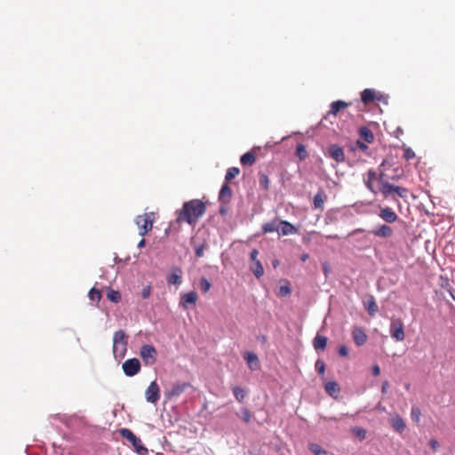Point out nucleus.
<instances>
[{
  "instance_id": "obj_1",
  "label": "nucleus",
  "mask_w": 455,
  "mask_h": 455,
  "mask_svg": "<svg viewBox=\"0 0 455 455\" xmlns=\"http://www.w3.org/2000/svg\"><path fill=\"white\" fill-rule=\"evenodd\" d=\"M205 212L206 204L200 199H192L185 202L182 208L176 212V221L178 223L186 222L194 227Z\"/></svg>"
},
{
  "instance_id": "obj_2",
  "label": "nucleus",
  "mask_w": 455,
  "mask_h": 455,
  "mask_svg": "<svg viewBox=\"0 0 455 455\" xmlns=\"http://www.w3.org/2000/svg\"><path fill=\"white\" fill-rule=\"evenodd\" d=\"M387 164V160H383L380 164L379 170V192L381 193L384 198H388L390 196H394V195H396L397 196L401 198H405L408 194V189L403 187L395 186L391 183H389L385 179V173L382 168Z\"/></svg>"
},
{
  "instance_id": "obj_3",
  "label": "nucleus",
  "mask_w": 455,
  "mask_h": 455,
  "mask_svg": "<svg viewBox=\"0 0 455 455\" xmlns=\"http://www.w3.org/2000/svg\"><path fill=\"white\" fill-rule=\"evenodd\" d=\"M127 335L119 330L113 336V354L116 358H123L127 351Z\"/></svg>"
},
{
  "instance_id": "obj_4",
  "label": "nucleus",
  "mask_w": 455,
  "mask_h": 455,
  "mask_svg": "<svg viewBox=\"0 0 455 455\" xmlns=\"http://www.w3.org/2000/svg\"><path fill=\"white\" fill-rule=\"evenodd\" d=\"M154 220V212H146L143 215L137 216L135 222L139 228V234L141 236L146 235L152 230Z\"/></svg>"
},
{
  "instance_id": "obj_5",
  "label": "nucleus",
  "mask_w": 455,
  "mask_h": 455,
  "mask_svg": "<svg viewBox=\"0 0 455 455\" xmlns=\"http://www.w3.org/2000/svg\"><path fill=\"white\" fill-rule=\"evenodd\" d=\"M120 435L128 440L133 446L135 451L140 455H145L148 453V449L142 444L141 440L136 436L132 431L128 428L120 429Z\"/></svg>"
},
{
  "instance_id": "obj_6",
  "label": "nucleus",
  "mask_w": 455,
  "mask_h": 455,
  "mask_svg": "<svg viewBox=\"0 0 455 455\" xmlns=\"http://www.w3.org/2000/svg\"><path fill=\"white\" fill-rule=\"evenodd\" d=\"M140 355L145 365H153L156 362L157 352L152 345H143Z\"/></svg>"
},
{
  "instance_id": "obj_7",
  "label": "nucleus",
  "mask_w": 455,
  "mask_h": 455,
  "mask_svg": "<svg viewBox=\"0 0 455 455\" xmlns=\"http://www.w3.org/2000/svg\"><path fill=\"white\" fill-rule=\"evenodd\" d=\"M390 335L396 341H403L405 339L403 323L401 319L393 320L390 323Z\"/></svg>"
},
{
  "instance_id": "obj_8",
  "label": "nucleus",
  "mask_w": 455,
  "mask_h": 455,
  "mask_svg": "<svg viewBox=\"0 0 455 455\" xmlns=\"http://www.w3.org/2000/svg\"><path fill=\"white\" fill-rule=\"evenodd\" d=\"M147 402L156 404L160 399V387L156 380L152 381L145 392Z\"/></svg>"
},
{
  "instance_id": "obj_9",
  "label": "nucleus",
  "mask_w": 455,
  "mask_h": 455,
  "mask_svg": "<svg viewBox=\"0 0 455 455\" xmlns=\"http://www.w3.org/2000/svg\"><path fill=\"white\" fill-rule=\"evenodd\" d=\"M123 370L126 376L132 377L140 372V363L137 358H131L123 363Z\"/></svg>"
},
{
  "instance_id": "obj_10",
  "label": "nucleus",
  "mask_w": 455,
  "mask_h": 455,
  "mask_svg": "<svg viewBox=\"0 0 455 455\" xmlns=\"http://www.w3.org/2000/svg\"><path fill=\"white\" fill-rule=\"evenodd\" d=\"M329 156L334 159L337 163H343L345 161L344 150L337 144H332L328 148Z\"/></svg>"
},
{
  "instance_id": "obj_11",
  "label": "nucleus",
  "mask_w": 455,
  "mask_h": 455,
  "mask_svg": "<svg viewBox=\"0 0 455 455\" xmlns=\"http://www.w3.org/2000/svg\"><path fill=\"white\" fill-rule=\"evenodd\" d=\"M351 105L349 102H346L344 100H339L336 101H333L330 105V110L328 111L327 116L325 118L329 116H336L339 112L345 110L347 108H348Z\"/></svg>"
},
{
  "instance_id": "obj_12",
  "label": "nucleus",
  "mask_w": 455,
  "mask_h": 455,
  "mask_svg": "<svg viewBox=\"0 0 455 455\" xmlns=\"http://www.w3.org/2000/svg\"><path fill=\"white\" fill-rule=\"evenodd\" d=\"M352 337H353L355 343L358 347L364 345L367 341V335L362 327H358V326L353 327Z\"/></svg>"
},
{
  "instance_id": "obj_13",
  "label": "nucleus",
  "mask_w": 455,
  "mask_h": 455,
  "mask_svg": "<svg viewBox=\"0 0 455 455\" xmlns=\"http://www.w3.org/2000/svg\"><path fill=\"white\" fill-rule=\"evenodd\" d=\"M379 216L387 223H394L398 220V215L390 208H380Z\"/></svg>"
},
{
  "instance_id": "obj_14",
  "label": "nucleus",
  "mask_w": 455,
  "mask_h": 455,
  "mask_svg": "<svg viewBox=\"0 0 455 455\" xmlns=\"http://www.w3.org/2000/svg\"><path fill=\"white\" fill-rule=\"evenodd\" d=\"M189 387L188 382L175 383L166 395L169 398L178 397Z\"/></svg>"
},
{
  "instance_id": "obj_15",
  "label": "nucleus",
  "mask_w": 455,
  "mask_h": 455,
  "mask_svg": "<svg viewBox=\"0 0 455 455\" xmlns=\"http://www.w3.org/2000/svg\"><path fill=\"white\" fill-rule=\"evenodd\" d=\"M244 360L246 361L248 367L251 371H257L260 368L259 360L258 355L252 352H246L243 355Z\"/></svg>"
},
{
  "instance_id": "obj_16",
  "label": "nucleus",
  "mask_w": 455,
  "mask_h": 455,
  "mask_svg": "<svg viewBox=\"0 0 455 455\" xmlns=\"http://www.w3.org/2000/svg\"><path fill=\"white\" fill-rule=\"evenodd\" d=\"M371 234L377 237L388 238L393 235L394 232L391 227L386 224H382L377 228L373 229Z\"/></svg>"
},
{
  "instance_id": "obj_17",
  "label": "nucleus",
  "mask_w": 455,
  "mask_h": 455,
  "mask_svg": "<svg viewBox=\"0 0 455 455\" xmlns=\"http://www.w3.org/2000/svg\"><path fill=\"white\" fill-rule=\"evenodd\" d=\"M278 228L279 233L283 235H288L291 234H296L298 232V228L293 226L291 223L286 220H279L278 221Z\"/></svg>"
},
{
  "instance_id": "obj_18",
  "label": "nucleus",
  "mask_w": 455,
  "mask_h": 455,
  "mask_svg": "<svg viewBox=\"0 0 455 455\" xmlns=\"http://www.w3.org/2000/svg\"><path fill=\"white\" fill-rule=\"evenodd\" d=\"M198 296L196 291H189L181 295L180 304L184 308H188L189 305H195Z\"/></svg>"
},
{
  "instance_id": "obj_19",
  "label": "nucleus",
  "mask_w": 455,
  "mask_h": 455,
  "mask_svg": "<svg viewBox=\"0 0 455 455\" xmlns=\"http://www.w3.org/2000/svg\"><path fill=\"white\" fill-rule=\"evenodd\" d=\"M361 100L365 105L373 102L376 100V92L373 89H364L361 92Z\"/></svg>"
},
{
  "instance_id": "obj_20",
  "label": "nucleus",
  "mask_w": 455,
  "mask_h": 455,
  "mask_svg": "<svg viewBox=\"0 0 455 455\" xmlns=\"http://www.w3.org/2000/svg\"><path fill=\"white\" fill-rule=\"evenodd\" d=\"M232 196V190L228 184H224L220 191L219 199L222 203H228Z\"/></svg>"
},
{
  "instance_id": "obj_21",
  "label": "nucleus",
  "mask_w": 455,
  "mask_h": 455,
  "mask_svg": "<svg viewBox=\"0 0 455 455\" xmlns=\"http://www.w3.org/2000/svg\"><path fill=\"white\" fill-rule=\"evenodd\" d=\"M327 341L328 339L326 337L317 334L313 340L314 348L315 350H324Z\"/></svg>"
},
{
  "instance_id": "obj_22",
  "label": "nucleus",
  "mask_w": 455,
  "mask_h": 455,
  "mask_svg": "<svg viewBox=\"0 0 455 455\" xmlns=\"http://www.w3.org/2000/svg\"><path fill=\"white\" fill-rule=\"evenodd\" d=\"M325 199L326 196L323 194L322 190H319L314 196V208L323 210Z\"/></svg>"
},
{
  "instance_id": "obj_23",
  "label": "nucleus",
  "mask_w": 455,
  "mask_h": 455,
  "mask_svg": "<svg viewBox=\"0 0 455 455\" xmlns=\"http://www.w3.org/2000/svg\"><path fill=\"white\" fill-rule=\"evenodd\" d=\"M391 424L394 429L398 433L403 432V430L406 427L403 419L399 415H395V417L392 418Z\"/></svg>"
},
{
  "instance_id": "obj_24",
  "label": "nucleus",
  "mask_w": 455,
  "mask_h": 455,
  "mask_svg": "<svg viewBox=\"0 0 455 455\" xmlns=\"http://www.w3.org/2000/svg\"><path fill=\"white\" fill-rule=\"evenodd\" d=\"M359 135L367 143H371L374 140V134L368 127H361Z\"/></svg>"
},
{
  "instance_id": "obj_25",
  "label": "nucleus",
  "mask_w": 455,
  "mask_h": 455,
  "mask_svg": "<svg viewBox=\"0 0 455 455\" xmlns=\"http://www.w3.org/2000/svg\"><path fill=\"white\" fill-rule=\"evenodd\" d=\"M325 391L331 395V396H336L339 391V386L335 381H328L324 385Z\"/></svg>"
},
{
  "instance_id": "obj_26",
  "label": "nucleus",
  "mask_w": 455,
  "mask_h": 455,
  "mask_svg": "<svg viewBox=\"0 0 455 455\" xmlns=\"http://www.w3.org/2000/svg\"><path fill=\"white\" fill-rule=\"evenodd\" d=\"M240 162L243 165L251 166L256 162V156L252 152H247L241 156Z\"/></svg>"
},
{
  "instance_id": "obj_27",
  "label": "nucleus",
  "mask_w": 455,
  "mask_h": 455,
  "mask_svg": "<svg viewBox=\"0 0 455 455\" xmlns=\"http://www.w3.org/2000/svg\"><path fill=\"white\" fill-rule=\"evenodd\" d=\"M278 221L277 220H275L273 221H270V222H267L265 223L263 226H262V231L264 234H267V233H272L274 231H279V228H278Z\"/></svg>"
},
{
  "instance_id": "obj_28",
  "label": "nucleus",
  "mask_w": 455,
  "mask_h": 455,
  "mask_svg": "<svg viewBox=\"0 0 455 455\" xmlns=\"http://www.w3.org/2000/svg\"><path fill=\"white\" fill-rule=\"evenodd\" d=\"M251 270L258 279H259L264 275V268L259 260H256V262H253L251 265Z\"/></svg>"
},
{
  "instance_id": "obj_29",
  "label": "nucleus",
  "mask_w": 455,
  "mask_h": 455,
  "mask_svg": "<svg viewBox=\"0 0 455 455\" xmlns=\"http://www.w3.org/2000/svg\"><path fill=\"white\" fill-rule=\"evenodd\" d=\"M365 307L369 315L371 316H373L379 310L378 305L373 297H371V299L367 301Z\"/></svg>"
},
{
  "instance_id": "obj_30",
  "label": "nucleus",
  "mask_w": 455,
  "mask_h": 455,
  "mask_svg": "<svg viewBox=\"0 0 455 455\" xmlns=\"http://www.w3.org/2000/svg\"><path fill=\"white\" fill-rule=\"evenodd\" d=\"M351 432L353 435L357 437L360 441H363L366 438V430L361 427H354L351 428Z\"/></svg>"
},
{
  "instance_id": "obj_31",
  "label": "nucleus",
  "mask_w": 455,
  "mask_h": 455,
  "mask_svg": "<svg viewBox=\"0 0 455 455\" xmlns=\"http://www.w3.org/2000/svg\"><path fill=\"white\" fill-rule=\"evenodd\" d=\"M308 449L315 455H327V451L323 449L319 444L311 443L308 444Z\"/></svg>"
},
{
  "instance_id": "obj_32",
  "label": "nucleus",
  "mask_w": 455,
  "mask_h": 455,
  "mask_svg": "<svg viewBox=\"0 0 455 455\" xmlns=\"http://www.w3.org/2000/svg\"><path fill=\"white\" fill-rule=\"evenodd\" d=\"M233 394L238 402H242L246 396V392L240 387H234L232 388Z\"/></svg>"
},
{
  "instance_id": "obj_33",
  "label": "nucleus",
  "mask_w": 455,
  "mask_h": 455,
  "mask_svg": "<svg viewBox=\"0 0 455 455\" xmlns=\"http://www.w3.org/2000/svg\"><path fill=\"white\" fill-rule=\"evenodd\" d=\"M240 173V170L237 167L228 168L225 176L227 182L231 181Z\"/></svg>"
},
{
  "instance_id": "obj_34",
  "label": "nucleus",
  "mask_w": 455,
  "mask_h": 455,
  "mask_svg": "<svg viewBox=\"0 0 455 455\" xmlns=\"http://www.w3.org/2000/svg\"><path fill=\"white\" fill-rule=\"evenodd\" d=\"M107 298L112 301V302H115V303H117L120 301L121 299V294L119 293V291H115V290H112V289H109L107 292Z\"/></svg>"
},
{
  "instance_id": "obj_35",
  "label": "nucleus",
  "mask_w": 455,
  "mask_h": 455,
  "mask_svg": "<svg viewBox=\"0 0 455 455\" xmlns=\"http://www.w3.org/2000/svg\"><path fill=\"white\" fill-rule=\"evenodd\" d=\"M167 282L169 284L180 285L182 282V277L176 273H172L167 276Z\"/></svg>"
},
{
  "instance_id": "obj_36",
  "label": "nucleus",
  "mask_w": 455,
  "mask_h": 455,
  "mask_svg": "<svg viewBox=\"0 0 455 455\" xmlns=\"http://www.w3.org/2000/svg\"><path fill=\"white\" fill-rule=\"evenodd\" d=\"M88 296L92 301L96 303H98L101 299V292L95 288H92L90 290Z\"/></svg>"
},
{
  "instance_id": "obj_37",
  "label": "nucleus",
  "mask_w": 455,
  "mask_h": 455,
  "mask_svg": "<svg viewBox=\"0 0 455 455\" xmlns=\"http://www.w3.org/2000/svg\"><path fill=\"white\" fill-rule=\"evenodd\" d=\"M259 186L264 188L265 190H267L269 188V179L268 176L265 173H259Z\"/></svg>"
},
{
  "instance_id": "obj_38",
  "label": "nucleus",
  "mask_w": 455,
  "mask_h": 455,
  "mask_svg": "<svg viewBox=\"0 0 455 455\" xmlns=\"http://www.w3.org/2000/svg\"><path fill=\"white\" fill-rule=\"evenodd\" d=\"M296 155L300 160H305L307 157V152L303 144H299L297 146Z\"/></svg>"
},
{
  "instance_id": "obj_39",
  "label": "nucleus",
  "mask_w": 455,
  "mask_h": 455,
  "mask_svg": "<svg viewBox=\"0 0 455 455\" xmlns=\"http://www.w3.org/2000/svg\"><path fill=\"white\" fill-rule=\"evenodd\" d=\"M411 416V419L414 422L419 423L420 421V417H421L420 409L417 406H412Z\"/></svg>"
},
{
  "instance_id": "obj_40",
  "label": "nucleus",
  "mask_w": 455,
  "mask_h": 455,
  "mask_svg": "<svg viewBox=\"0 0 455 455\" xmlns=\"http://www.w3.org/2000/svg\"><path fill=\"white\" fill-rule=\"evenodd\" d=\"M241 419L243 422L249 423L251 419V413L247 408L241 410Z\"/></svg>"
},
{
  "instance_id": "obj_41",
  "label": "nucleus",
  "mask_w": 455,
  "mask_h": 455,
  "mask_svg": "<svg viewBox=\"0 0 455 455\" xmlns=\"http://www.w3.org/2000/svg\"><path fill=\"white\" fill-rule=\"evenodd\" d=\"M211 286H212L211 283L205 277L201 278L200 288L203 291V292H204V293L208 292L209 290L211 289Z\"/></svg>"
},
{
  "instance_id": "obj_42",
  "label": "nucleus",
  "mask_w": 455,
  "mask_h": 455,
  "mask_svg": "<svg viewBox=\"0 0 455 455\" xmlns=\"http://www.w3.org/2000/svg\"><path fill=\"white\" fill-rule=\"evenodd\" d=\"M403 158L406 160V161H410L413 158H415V153L414 151L410 148H406L404 149V152H403Z\"/></svg>"
},
{
  "instance_id": "obj_43",
  "label": "nucleus",
  "mask_w": 455,
  "mask_h": 455,
  "mask_svg": "<svg viewBox=\"0 0 455 455\" xmlns=\"http://www.w3.org/2000/svg\"><path fill=\"white\" fill-rule=\"evenodd\" d=\"M378 178H379V175H377L376 171H374L373 169H370L367 172L366 178L364 180L374 181V180H378Z\"/></svg>"
},
{
  "instance_id": "obj_44",
  "label": "nucleus",
  "mask_w": 455,
  "mask_h": 455,
  "mask_svg": "<svg viewBox=\"0 0 455 455\" xmlns=\"http://www.w3.org/2000/svg\"><path fill=\"white\" fill-rule=\"evenodd\" d=\"M315 369L317 370L320 375H323L325 371V364L322 360H317L315 362Z\"/></svg>"
},
{
  "instance_id": "obj_45",
  "label": "nucleus",
  "mask_w": 455,
  "mask_h": 455,
  "mask_svg": "<svg viewBox=\"0 0 455 455\" xmlns=\"http://www.w3.org/2000/svg\"><path fill=\"white\" fill-rule=\"evenodd\" d=\"M279 295L285 297L291 293V288L289 285H283L279 288Z\"/></svg>"
},
{
  "instance_id": "obj_46",
  "label": "nucleus",
  "mask_w": 455,
  "mask_h": 455,
  "mask_svg": "<svg viewBox=\"0 0 455 455\" xmlns=\"http://www.w3.org/2000/svg\"><path fill=\"white\" fill-rule=\"evenodd\" d=\"M373 180H364V184L366 186V188L373 194H377L378 191H379V188L376 189L375 187L373 186Z\"/></svg>"
},
{
  "instance_id": "obj_47",
  "label": "nucleus",
  "mask_w": 455,
  "mask_h": 455,
  "mask_svg": "<svg viewBox=\"0 0 455 455\" xmlns=\"http://www.w3.org/2000/svg\"><path fill=\"white\" fill-rule=\"evenodd\" d=\"M373 180H364V184L366 186V188L373 194H377L378 191H379V188L376 189L375 187L373 186Z\"/></svg>"
},
{
  "instance_id": "obj_48",
  "label": "nucleus",
  "mask_w": 455,
  "mask_h": 455,
  "mask_svg": "<svg viewBox=\"0 0 455 455\" xmlns=\"http://www.w3.org/2000/svg\"><path fill=\"white\" fill-rule=\"evenodd\" d=\"M204 249H205V246L204 244L198 245L195 251L196 257H198V258L203 257L204 253Z\"/></svg>"
},
{
  "instance_id": "obj_49",
  "label": "nucleus",
  "mask_w": 455,
  "mask_h": 455,
  "mask_svg": "<svg viewBox=\"0 0 455 455\" xmlns=\"http://www.w3.org/2000/svg\"><path fill=\"white\" fill-rule=\"evenodd\" d=\"M151 290L149 286H147L142 289L141 295L143 299H148L150 296Z\"/></svg>"
},
{
  "instance_id": "obj_50",
  "label": "nucleus",
  "mask_w": 455,
  "mask_h": 455,
  "mask_svg": "<svg viewBox=\"0 0 455 455\" xmlns=\"http://www.w3.org/2000/svg\"><path fill=\"white\" fill-rule=\"evenodd\" d=\"M339 354L341 355V356H347L348 355V349L346 346H341L339 348Z\"/></svg>"
},
{
  "instance_id": "obj_51",
  "label": "nucleus",
  "mask_w": 455,
  "mask_h": 455,
  "mask_svg": "<svg viewBox=\"0 0 455 455\" xmlns=\"http://www.w3.org/2000/svg\"><path fill=\"white\" fill-rule=\"evenodd\" d=\"M429 445H430V447L432 448V450L434 451H437V449L439 447V443H438V442L435 439H431L429 441Z\"/></svg>"
},
{
  "instance_id": "obj_52",
  "label": "nucleus",
  "mask_w": 455,
  "mask_h": 455,
  "mask_svg": "<svg viewBox=\"0 0 455 455\" xmlns=\"http://www.w3.org/2000/svg\"><path fill=\"white\" fill-rule=\"evenodd\" d=\"M259 251L257 249H253L251 252L250 258L252 260V262H256V260H259L258 258Z\"/></svg>"
},
{
  "instance_id": "obj_53",
  "label": "nucleus",
  "mask_w": 455,
  "mask_h": 455,
  "mask_svg": "<svg viewBox=\"0 0 455 455\" xmlns=\"http://www.w3.org/2000/svg\"><path fill=\"white\" fill-rule=\"evenodd\" d=\"M356 145H357V147H358L362 151H366V150H368V148H369V147H368L365 143H363V142H362V141H360V140H357V141H356Z\"/></svg>"
},
{
  "instance_id": "obj_54",
  "label": "nucleus",
  "mask_w": 455,
  "mask_h": 455,
  "mask_svg": "<svg viewBox=\"0 0 455 455\" xmlns=\"http://www.w3.org/2000/svg\"><path fill=\"white\" fill-rule=\"evenodd\" d=\"M372 374L374 376H379L380 374V368L379 365L376 364L372 367Z\"/></svg>"
},
{
  "instance_id": "obj_55",
  "label": "nucleus",
  "mask_w": 455,
  "mask_h": 455,
  "mask_svg": "<svg viewBox=\"0 0 455 455\" xmlns=\"http://www.w3.org/2000/svg\"><path fill=\"white\" fill-rule=\"evenodd\" d=\"M387 388H388V382L387 381H384L383 384H382V387H381V392L383 394L387 393Z\"/></svg>"
},
{
  "instance_id": "obj_56",
  "label": "nucleus",
  "mask_w": 455,
  "mask_h": 455,
  "mask_svg": "<svg viewBox=\"0 0 455 455\" xmlns=\"http://www.w3.org/2000/svg\"><path fill=\"white\" fill-rule=\"evenodd\" d=\"M145 243H146V241H145V239H144V238H142V239L139 242V243H138V247H139V248H143V247L145 246Z\"/></svg>"
},
{
  "instance_id": "obj_57",
  "label": "nucleus",
  "mask_w": 455,
  "mask_h": 455,
  "mask_svg": "<svg viewBox=\"0 0 455 455\" xmlns=\"http://www.w3.org/2000/svg\"><path fill=\"white\" fill-rule=\"evenodd\" d=\"M308 254L307 253H303L301 256H300V259L301 261L305 262L306 260H307L308 259Z\"/></svg>"
},
{
  "instance_id": "obj_58",
  "label": "nucleus",
  "mask_w": 455,
  "mask_h": 455,
  "mask_svg": "<svg viewBox=\"0 0 455 455\" xmlns=\"http://www.w3.org/2000/svg\"><path fill=\"white\" fill-rule=\"evenodd\" d=\"M326 238H328V239H339V236L338 235H326Z\"/></svg>"
},
{
  "instance_id": "obj_59",
  "label": "nucleus",
  "mask_w": 455,
  "mask_h": 455,
  "mask_svg": "<svg viewBox=\"0 0 455 455\" xmlns=\"http://www.w3.org/2000/svg\"><path fill=\"white\" fill-rule=\"evenodd\" d=\"M278 264H279V261L277 259L273 261L274 267H276L278 266Z\"/></svg>"
},
{
  "instance_id": "obj_60",
  "label": "nucleus",
  "mask_w": 455,
  "mask_h": 455,
  "mask_svg": "<svg viewBox=\"0 0 455 455\" xmlns=\"http://www.w3.org/2000/svg\"><path fill=\"white\" fill-rule=\"evenodd\" d=\"M451 296L452 297V299L455 300V295L454 293L451 291H449Z\"/></svg>"
},
{
  "instance_id": "obj_61",
  "label": "nucleus",
  "mask_w": 455,
  "mask_h": 455,
  "mask_svg": "<svg viewBox=\"0 0 455 455\" xmlns=\"http://www.w3.org/2000/svg\"><path fill=\"white\" fill-rule=\"evenodd\" d=\"M311 234H319V233L316 231H312Z\"/></svg>"
}]
</instances>
